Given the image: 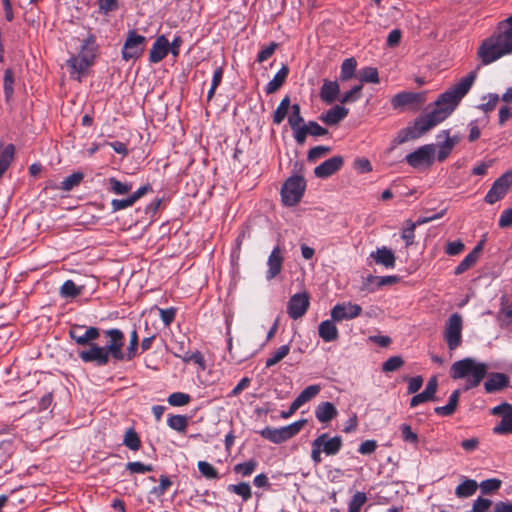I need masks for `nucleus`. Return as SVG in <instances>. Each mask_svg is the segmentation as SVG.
Wrapping results in <instances>:
<instances>
[{
    "mask_svg": "<svg viewBox=\"0 0 512 512\" xmlns=\"http://www.w3.org/2000/svg\"><path fill=\"white\" fill-rule=\"evenodd\" d=\"M170 43L165 35L156 38L149 52V61L151 63H159L169 53Z\"/></svg>",
    "mask_w": 512,
    "mask_h": 512,
    "instance_id": "obj_21",
    "label": "nucleus"
},
{
    "mask_svg": "<svg viewBox=\"0 0 512 512\" xmlns=\"http://www.w3.org/2000/svg\"><path fill=\"white\" fill-rule=\"evenodd\" d=\"M344 159L342 156H333L324 162H322L320 165L315 167L314 174L318 178H328L334 173H336L338 170L341 169L343 166Z\"/></svg>",
    "mask_w": 512,
    "mask_h": 512,
    "instance_id": "obj_18",
    "label": "nucleus"
},
{
    "mask_svg": "<svg viewBox=\"0 0 512 512\" xmlns=\"http://www.w3.org/2000/svg\"><path fill=\"white\" fill-rule=\"evenodd\" d=\"M67 66L70 68L71 74H78L80 75L82 72H84L90 65H92V62L88 61L87 59L82 58L81 56H72L67 60Z\"/></svg>",
    "mask_w": 512,
    "mask_h": 512,
    "instance_id": "obj_38",
    "label": "nucleus"
},
{
    "mask_svg": "<svg viewBox=\"0 0 512 512\" xmlns=\"http://www.w3.org/2000/svg\"><path fill=\"white\" fill-rule=\"evenodd\" d=\"M361 90H362V84L352 87L349 91L345 92L342 95L340 102L342 104H346V103H353V102L357 101L361 97Z\"/></svg>",
    "mask_w": 512,
    "mask_h": 512,
    "instance_id": "obj_56",
    "label": "nucleus"
},
{
    "mask_svg": "<svg viewBox=\"0 0 512 512\" xmlns=\"http://www.w3.org/2000/svg\"><path fill=\"white\" fill-rule=\"evenodd\" d=\"M167 424L171 429L183 432L188 425V420L187 417L183 415H171L167 420Z\"/></svg>",
    "mask_w": 512,
    "mask_h": 512,
    "instance_id": "obj_50",
    "label": "nucleus"
},
{
    "mask_svg": "<svg viewBox=\"0 0 512 512\" xmlns=\"http://www.w3.org/2000/svg\"><path fill=\"white\" fill-rule=\"evenodd\" d=\"M490 413L494 416H500V422L495 425L492 432L496 435L512 434V404L503 402L493 407Z\"/></svg>",
    "mask_w": 512,
    "mask_h": 512,
    "instance_id": "obj_13",
    "label": "nucleus"
},
{
    "mask_svg": "<svg viewBox=\"0 0 512 512\" xmlns=\"http://www.w3.org/2000/svg\"><path fill=\"white\" fill-rule=\"evenodd\" d=\"M290 107V98L289 96H285L276 110L273 113V123L280 124L286 117L288 109Z\"/></svg>",
    "mask_w": 512,
    "mask_h": 512,
    "instance_id": "obj_47",
    "label": "nucleus"
},
{
    "mask_svg": "<svg viewBox=\"0 0 512 512\" xmlns=\"http://www.w3.org/2000/svg\"><path fill=\"white\" fill-rule=\"evenodd\" d=\"M197 466H198V470L200 471V473L207 479L219 478V474H218L217 470L210 463H208L206 461H199Z\"/></svg>",
    "mask_w": 512,
    "mask_h": 512,
    "instance_id": "obj_59",
    "label": "nucleus"
},
{
    "mask_svg": "<svg viewBox=\"0 0 512 512\" xmlns=\"http://www.w3.org/2000/svg\"><path fill=\"white\" fill-rule=\"evenodd\" d=\"M478 489V483L473 479H464L462 483H460L455 488V495L458 498H468L476 493Z\"/></svg>",
    "mask_w": 512,
    "mask_h": 512,
    "instance_id": "obj_34",
    "label": "nucleus"
},
{
    "mask_svg": "<svg viewBox=\"0 0 512 512\" xmlns=\"http://www.w3.org/2000/svg\"><path fill=\"white\" fill-rule=\"evenodd\" d=\"M222 78H223V67L218 66L213 73L211 87L207 93L208 100H211L213 98L217 87L220 85V83L222 81Z\"/></svg>",
    "mask_w": 512,
    "mask_h": 512,
    "instance_id": "obj_57",
    "label": "nucleus"
},
{
    "mask_svg": "<svg viewBox=\"0 0 512 512\" xmlns=\"http://www.w3.org/2000/svg\"><path fill=\"white\" fill-rule=\"evenodd\" d=\"M83 291V286H77L74 281L66 280L61 288L60 295L62 298H75Z\"/></svg>",
    "mask_w": 512,
    "mask_h": 512,
    "instance_id": "obj_39",
    "label": "nucleus"
},
{
    "mask_svg": "<svg viewBox=\"0 0 512 512\" xmlns=\"http://www.w3.org/2000/svg\"><path fill=\"white\" fill-rule=\"evenodd\" d=\"M118 8V0H98V11L100 14L107 15Z\"/></svg>",
    "mask_w": 512,
    "mask_h": 512,
    "instance_id": "obj_63",
    "label": "nucleus"
},
{
    "mask_svg": "<svg viewBox=\"0 0 512 512\" xmlns=\"http://www.w3.org/2000/svg\"><path fill=\"white\" fill-rule=\"evenodd\" d=\"M306 422V419H301L280 428H272L267 426L260 430L259 434L272 443L280 444L298 434Z\"/></svg>",
    "mask_w": 512,
    "mask_h": 512,
    "instance_id": "obj_6",
    "label": "nucleus"
},
{
    "mask_svg": "<svg viewBox=\"0 0 512 512\" xmlns=\"http://www.w3.org/2000/svg\"><path fill=\"white\" fill-rule=\"evenodd\" d=\"M146 42L145 36L138 34L135 29L129 30L121 51L122 59L129 61L140 58L145 50Z\"/></svg>",
    "mask_w": 512,
    "mask_h": 512,
    "instance_id": "obj_9",
    "label": "nucleus"
},
{
    "mask_svg": "<svg viewBox=\"0 0 512 512\" xmlns=\"http://www.w3.org/2000/svg\"><path fill=\"white\" fill-rule=\"evenodd\" d=\"M227 490L231 493L239 495L243 501H248L252 496L251 487L247 482L230 484L228 485Z\"/></svg>",
    "mask_w": 512,
    "mask_h": 512,
    "instance_id": "obj_43",
    "label": "nucleus"
},
{
    "mask_svg": "<svg viewBox=\"0 0 512 512\" xmlns=\"http://www.w3.org/2000/svg\"><path fill=\"white\" fill-rule=\"evenodd\" d=\"M476 78L477 71H470L448 90L441 93L434 102L433 109L417 117L412 126L401 129L394 142L396 144H403L409 140L417 139L446 120L459 105L463 97L470 91Z\"/></svg>",
    "mask_w": 512,
    "mask_h": 512,
    "instance_id": "obj_1",
    "label": "nucleus"
},
{
    "mask_svg": "<svg viewBox=\"0 0 512 512\" xmlns=\"http://www.w3.org/2000/svg\"><path fill=\"white\" fill-rule=\"evenodd\" d=\"M512 54V15L500 21L496 30L479 44L476 52L482 66Z\"/></svg>",
    "mask_w": 512,
    "mask_h": 512,
    "instance_id": "obj_2",
    "label": "nucleus"
},
{
    "mask_svg": "<svg viewBox=\"0 0 512 512\" xmlns=\"http://www.w3.org/2000/svg\"><path fill=\"white\" fill-rule=\"evenodd\" d=\"M326 134H328V130L326 128L322 127L315 121H308V123L303 125L302 129L297 131V135L294 139L299 145H303L308 135L319 137L325 136Z\"/></svg>",
    "mask_w": 512,
    "mask_h": 512,
    "instance_id": "obj_20",
    "label": "nucleus"
},
{
    "mask_svg": "<svg viewBox=\"0 0 512 512\" xmlns=\"http://www.w3.org/2000/svg\"><path fill=\"white\" fill-rule=\"evenodd\" d=\"M499 99L500 97L496 93H489L487 95H484L482 97V103L478 105L477 108L485 113H490L494 111V109L496 108Z\"/></svg>",
    "mask_w": 512,
    "mask_h": 512,
    "instance_id": "obj_44",
    "label": "nucleus"
},
{
    "mask_svg": "<svg viewBox=\"0 0 512 512\" xmlns=\"http://www.w3.org/2000/svg\"><path fill=\"white\" fill-rule=\"evenodd\" d=\"M356 67L357 61L355 60V58L351 57L345 59L341 64L340 79L342 81H347L353 78Z\"/></svg>",
    "mask_w": 512,
    "mask_h": 512,
    "instance_id": "obj_42",
    "label": "nucleus"
},
{
    "mask_svg": "<svg viewBox=\"0 0 512 512\" xmlns=\"http://www.w3.org/2000/svg\"><path fill=\"white\" fill-rule=\"evenodd\" d=\"M370 257L378 265H382L387 269H393L396 265V257L393 251L386 246L377 248L371 252Z\"/></svg>",
    "mask_w": 512,
    "mask_h": 512,
    "instance_id": "obj_24",
    "label": "nucleus"
},
{
    "mask_svg": "<svg viewBox=\"0 0 512 512\" xmlns=\"http://www.w3.org/2000/svg\"><path fill=\"white\" fill-rule=\"evenodd\" d=\"M488 364L472 357L455 361L450 367V377L453 380H465L464 390H470L480 385L487 376Z\"/></svg>",
    "mask_w": 512,
    "mask_h": 512,
    "instance_id": "obj_4",
    "label": "nucleus"
},
{
    "mask_svg": "<svg viewBox=\"0 0 512 512\" xmlns=\"http://www.w3.org/2000/svg\"><path fill=\"white\" fill-rule=\"evenodd\" d=\"M366 501L367 496L364 492H356L348 503V512H360Z\"/></svg>",
    "mask_w": 512,
    "mask_h": 512,
    "instance_id": "obj_51",
    "label": "nucleus"
},
{
    "mask_svg": "<svg viewBox=\"0 0 512 512\" xmlns=\"http://www.w3.org/2000/svg\"><path fill=\"white\" fill-rule=\"evenodd\" d=\"M109 183V191L116 195H125L129 193L132 189V184L128 182H122L115 177H111L108 179Z\"/></svg>",
    "mask_w": 512,
    "mask_h": 512,
    "instance_id": "obj_40",
    "label": "nucleus"
},
{
    "mask_svg": "<svg viewBox=\"0 0 512 512\" xmlns=\"http://www.w3.org/2000/svg\"><path fill=\"white\" fill-rule=\"evenodd\" d=\"M289 74V68L283 64L280 70L274 75L271 81L265 86L266 94L275 93L285 83Z\"/></svg>",
    "mask_w": 512,
    "mask_h": 512,
    "instance_id": "obj_30",
    "label": "nucleus"
},
{
    "mask_svg": "<svg viewBox=\"0 0 512 512\" xmlns=\"http://www.w3.org/2000/svg\"><path fill=\"white\" fill-rule=\"evenodd\" d=\"M97 51V44H96V38L94 35L90 34L81 45V49L79 52V56H81L84 59H87L88 61L92 62L94 61L95 55Z\"/></svg>",
    "mask_w": 512,
    "mask_h": 512,
    "instance_id": "obj_33",
    "label": "nucleus"
},
{
    "mask_svg": "<svg viewBox=\"0 0 512 512\" xmlns=\"http://www.w3.org/2000/svg\"><path fill=\"white\" fill-rule=\"evenodd\" d=\"M361 82L378 84L380 82L378 70L375 67H365L359 72Z\"/></svg>",
    "mask_w": 512,
    "mask_h": 512,
    "instance_id": "obj_48",
    "label": "nucleus"
},
{
    "mask_svg": "<svg viewBox=\"0 0 512 512\" xmlns=\"http://www.w3.org/2000/svg\"><path fill=\"white\" fill-rule=\"evenodd\" d=\"M160 318L164 324L165 327H168L172 324V322L175 319L177 309L174 307H170L167 309L158 308Z\"/></svg>",
    "mask_w": 512,
    "mask_h": 512,
    "instance_id": "obj_62",
    "label": "nucleus"
},
{
    "mask_svg": "<svg viewBox=\"0 0 512 512\" xmlns=\"http://www.w3.org/2000/svg\"><path fill=\"white\" fill-rule=\"evenodd\" d=\"M441 137H444V141L438 142L435 145V159H437L439 162L445 161L452 153L455 145L459 142L458 136H450V130H442L438 134L437 138L440 139Z\"/></svg>",
    "mask_w": 512,
    "mask_h": 512,
    "instance_id": "obj_17",
    "label": "nucleus"
},
{
    "mask_svg": "<svg viewBox=\"0 0 512 512\" xmlns=\"http://www.w3.org/2000/svg\"><path fill=\"white\" fill-rule=\"evenodd\" d=\"M362 308L358 304L352 302H343L336 304L330 311L333 321L341 322L343 320H351L361 315Z\"/></svg>",
    "mask_w": 512,
    "mask_h": 512,
    "instance_id": "obj_15",
    "label": "nucleus"
},
{
    "mask_svg": "<svg viewBox=\"0 0 512 512\" xmlns=\"http://www.w3.org/2000/svg\"><path fill=\"white\" fill-rule=\"evenodd\" d=\"M257 462L254 459L249 461L238 463L234 466V472L241 474L243 477L250 476L256 469Z\"/></svg>",
    "mask_w": 512,
    "mask_h": 512,
    "instance_id": "obj_53",
    "label": "nucleus"
},
{
    "mask_svg": "<svg viewBox=\"0 0 512 512\" xmlns=\"http://www.w3.org/2000/svg\"><path fill=\"white\" fill-rule=\"evenodd\" d=\"M306 188V183L301 176H292L288 178L281 189V198L286 206L296 205L302 198Z\"/></svg>",
    "mask_w": 512,
    "mask_h": 512,
    "instance_id": "obj_8",
    "label": "nucleus"
},
{
    "mask_svg": "<svg viewBox=\"0 0 512 512\" xmlns=\"http://www.w3.org/2000/svg\"><path fill=\"white\" fill-rule=\"evenodd\" d=\"M400 431L402 439L405 442L416 444L418 442V436L415 432L412 431V428L409 424L403 423L400 425Z\"/></svg>",
    "mask_w": 512,
    "mask_h": 512,
    "instance_id": "obj_61",
    "label": "nucleus"
},
{
    "mask_svg": "<svg viewBox=\"0 0 512 512\" xmlns=\"http://www.w3.org/2000/svg\"><path fill=\"white\" fill-rule=\"evenodd\" d=\"M463 319L459 313H453L445 323L443 338L448 349L454 351L462 343Z\"/></svg>",
    "mask_w": 512,
    "mask_h": 512,
    "instance_id": "obj_7",
    "label": "nucleus"
},
{
    "mask_svg": "<svg viewBox=\"0 0 512 512\" xmlns=\"http://www.w3.org/2000/svg\"><path fill=\"white\" fill-rule=\"evenodd\" d=\"M499 323L509 324L512 321V303L508 295L500 297V309L496 314Z\"/></svg>",
    "mask_w": 512,
    "mask_h": 512,
    "instance_id": "obj_31",
    "label": "nucleus"
},
{
    "mask_svg": "<svg viewBox=\"0 0 512 512\" xmlns=\"http://www.w3.org/2000/svg\"><path fill=\"white\" fill-rule=\"evenodd\" d=\"M288 123L293 131V137L297 135V131L302 129L304 123V118L300 113L299 104H293L291 106V114L288 116Z\"/></svg>",
    "mask_w": 512,
    "mask_h": 512,
    "instance_id": "obj_36",
    "label": "nucleus"
},
{
    "mask_svg": "<svg viewBox=\"0 0 512 512\" xmlns=\"http://www.w3.org/2000/svg\"><path fill=\"white\" fill-rule=\"evenodd\" d=\"M338 415V410L332 402H320L315 407V417L320 423H329Z\"/></svg>",
    "mask_w": 512,
    "mask_h": 512,
    "instance_id": "obj_25",
    "label": "nucleus"
},
{
    "mask_svg": "<svg viewBox=\"0 0 512 512\" xmlns=\"http://www.w3.org/2000/svg\"><path fill=\"white\" fill-rule=\"evenodd\" d=\"M334 322L335 321L331 319L324 320L319 324L318 333L319 336L323 339V341L333 342L338 339L339 332Z\"/></svg>",
    "mask_w": 512,
    "mask_h": 512,
    "instance_id": "obj_29",
    "label": "nucleus"
},
{
    "mask_svg": "<svg viewBox=\"0 0 512 512\" xmlns=\"http://www.w3.org/2000/svg\"><path fill=\"white\" fill-rule=\"evenodd\" d=\"M283 260L280 247H274L267 260L266 279L268 281L274 279L281 272Z\"/></svg>",
    "mask_w": 512,
    "mask_h": 512,
    "instance_id": "obj_22",
    "label": "nucleus"
},
{
    "mask_svg": "<svg viewBox=\"0 0 512 512\" xmlns=\"http://www.w3.org/2000/svg\"><path fill=\"white\" fill-rule=\"evenodd\" d=\"M126 470H128L131 473L144 474L153 471V466L149 464H144L139 461L128 462L126 464Z\"/></svg>",
    "mask_w": 512,
    "mask_h": 512,
    "instance_id": "obj_60",
    "label": "nucleus"
},
{
    "mask_svg": "<svg viewBox=\"0 0 512 512\" xmlns=\"http://www.w3.org/2000/svg\"><path fill=\"white\" fill-rule=\"evenodd\" d=\"M342 445L343 441L340 436L330 437L327 433H323L311 443V459L315 464H319L322 461V453L327 456L336 455L341 450Z\"/></svg>",
    "mask_w": 512,
    "mask_h": 512,
    "instance_id": "obj_5",
    "label": "nucleus"
},
{
    "mask_svg": "<svg viewBox=\"0 0 512 512\" xmlns=\"http://www.w3.org/2000/svg\"><path fill=\"white\" fill-rule=\"evenodd\" d=\"M321 391L320 384H312L307 386L295 399V406H303L305 403L309 402L311 399L316 397Z\"/></svg>",
    "mask_w": 512,
    "mask_h": 512,
    "instance_id": "obj_35",
    "label": "nucleus"
},
{
    "mask_svg": "<svg viewBox=\"0 0 512 512\" xmlns=\"http://www.w3.org/2000/svg\"><path fill=\"white\" fill-rule=\"evenodd\" d=\"M435 144H425L405 156L406 163L413 168L430 167L435 160Z\"/></svg>",
    "mask_w": 512,
    "mask_h": 512,
    "instance_id": "obj_12",
    "label": "nucleus"
},
{
    "mask_svg": "<svg viewBox=\"0 0 512 512\" xmlns=\"http://www.w3.org/2000/svg\"><path fill=\"white\" fill-rule=\"evenodd\" d=\"M290 352L289 344L280 346L270 357L266 359L265 366L270 368L284 359Z\"/></svg>",
    "mask_w": 512,
    "mask_h": 512,
    "instance_id": "obj_45",
    "label": "nucleus"
},
{
    "mask_svg": "<svg viewBox=\"0 0 512 512\" xmlns=\"http://www.w3.org/2000/svg\"><path fill=\"white\" fill-rule=\"evenodd\" d=\"M509 377L504 373L493 372L487 377L484 382V389L486 393H495L508 387Z\"/></svg>",
    "mask_w": 512,
    "mask_h": 512,
    "instance_id": "obj_23",
    "label": "nucleus"
},
{
    "mask_svg": "<svg viewBox=\"0 0 512 512\" xmlns=\"http://www.w3.org/2000/svg\"><path fill=\"white\" fill-rule=\"evenodd\" d=\"M492 502L487 498L478 497L472 505L470 512H487Z\"/></svg>",
    "mask_w": 512,
    "mask_h": 512,
    "instance_id": "obj_64",
    "label": "nucleus"
},
{
    "mask_svg": "<svg viewBox=\"0 0 512 512\" xmlns=\"http://www.w3.org/2000/svg\"><path fill=\"white\" fill-rule=\"evenodd\" d=\"M123 444L132 451H137L141 447V441L133 428H129L124 435Z\"/></svg>",
    "mask_w": 512,
    "mask_h": 512,
    "instance_id": "obj_46",
    "label": "nucleus"
},
{
    "mask_svg": "<svg viewBox=\"0 0 512 512\" xmlns=\"http://www.w3.org/2000/svg\"><path fill=\"white\" fill-rule=\"evenodd\" d=\"M484 241H481L478 245L474 247V249L468 253L464 259L458 264L455 268L454 274L461 275L468 269H470L477 261L479 257V253L482 250Z\"/></svg>",
    "mask_w": 512,
    "mask_h": 512,
    "instance_id": "obj_27",
    "label": "nucleus"
},
{
    "mask_svg": "<svg viewBox=\"0 0 512 512\" xmlns=\"http://www.w3.org/2000/svg\"><path fill=\"white\" fill-rule=\"evenodd\" d=\"M512 189V169L497 178L484 197L487 204L493 205L503 199Z\"/></svg>",
    "mask_w": 512,
    "mask_h": 512,
    "instance_id": "obj_11",
    "label": "nucleus"
},
{
    "mask_svg": "<svg viewBox=\"0 0 512 512\" xmlns=\"http://www.w3.org/2000/svg\"><path fill=\"white\" fill-rule=\"evenodd\" d=\"M349 113L344 106L335 105L325 113H322L319 119L326 125H336L341 122Z\"/></svg>",
    "mask_w": 512,
    "mask_h": 512,
    "instance_id": "obj_26",
    "label": "nucleus"
},
{
    "mask_svg": "<svg viewBox=\"0 0 512 512\" xmlns=\"http://www.w3.org/2000/svg\"><path fill=\"white\" fill-rule=\"evenodd\" d=\"M83 178L84 174L82 172H74L60 183L59 189L65 192L71 191L82 182Z\"/></svg>",
    "mask_w": 512,
    "mask_h": 512,
    "instance_id": "obj_41",
    "label": "nucleus"
},
{
    "mask_svg": "<svg viewBox=\"0 0 512 512\" xmlns=\"http://www.w3.org/2000/svg\"><path fill=\"white\" fill-rule=\"evenodd\" d=\"M15 154V147L13 144H8L0 153V179L11 165Z\"/></svg>",
    "mask_w": 512,
    "mask_h": 512,
    "instance_id": "obj_37",
    "label": "nucleus"
},
{
    "mask_svg": "<svg viewBox=\"0 0 512 512\" xmlns=\"http://www.w3.org/2000/svg\"><path fill=\"white\" fill-rule=\"evenodd\" d=\"M172 485V481L166 475L159 477V485L151 489L150 493L157 498L162 497Z\"/></svg>",
    "mask_w": 512,
    "mask_h": 512,
    "instance_id": "obj_52",
    "label": "nucleus"
},
{
    "mask_svg": "<svg viewBox=\"0 0 512 512\" xmlns=\"http://www.w3.org/2000/svg\"><path fill=\"white\" fill-rule=\"evenodd\" d=\"M3 88L6 100L9 101L14 93V76L11 69H6L4 72Z\"/></svg>",
    "mask_w": 512,
    "mask_h": 512,
    "instance_id": "obj_54",
    "label": "nucleus"
},
{
    "mask_svg": "<svg viewBox=\"0 0 512 512\" xmlns=\"http://www.w3.org/2000/svg\"><path fill=\"white\" fill-rule=\"evenodd\" d=\"M340 92V86L336 81L324 80L320 90V97L327 104L333 103Z\"/></svg>",
    "mask_w": 512,
    "mask_h": 512,
    "instance_id": "obj_28",
    "label": "nucleus"
},
{
    "mask_svg": "<svg viewBox=\"0 0 512 512\" xmlns=\"http://www.w3.org/2000/svg\"><path fill=\"white\" fill-rule=\"evenodd\" d=\"M138 344V333L136 329H133L130 333V340L125 353L126 360H132L138 354Z\"/></svg>",
    "mask_w": 512,
    "mask_h": 512,
    "instance_id": "obj_49",
    "label": "nucleus"
},
{
    "mask_svg": "<svg viewBox=\"0 0 512 512\" xmlns=\"http://www.w3.org/2000/svg\"><path fill=\"white\" fill-rule=\"evenodd\" d=\"M190 395L183 392H174L169 395L168 403L171 406L179 407L187 405L190 402Z\"/></svg>",
    "mask_w": 512,
    "mask_h": 512,
    "instance_id": "obj_55",
    "label": "nucleus"
},
{
    "mask_svg": "<svg viewBox=\"0 0 512 512\" xmlns=\"http://www.w3.org/2000/svg\"><path fill=\"white\" fill-rule=\"evenodd\" d=\"M437 388H438L437 378L435 376L431 377L428 380L425 389L421 393H418L411 398L410 407L415 408L420 404L434 400L435 394L437 392Z\"/></svg>",
    "mask_w": 512,
    "mask_h": 512,
    "instance_id": "obj_19",
    "label": "nucleus"
},
{
    "mask_svg": "<svg viewBox=\"0 0 512 512\" xmlns=\"http://www.w3.org/2000/svg\"><path fill=\"white\" fill-rule=\"evenodd\" d=\"M404 361L401 356H392L382 364L383 372H393L401 368Z\"/></svg>",
    "mask_w": 512,
    "mask_h": 512,
    "instance_id": "obj_58",
    "label": "nucleus"
},
{
    "mask_svg": "<svg viewBox=\"0 0 512 512\" xmlns=\"http://www.w3.org/2000/svg\"><path fill=\"white\" fill-rule=\"evenodd\" d=\"M310 305L309 296L306 292L294 294L287 303V313L293 320L305 315Z\"/></svg>",
    "mask_w": 512,
    "mask_h": 512,
    "instance_id": "obj_16",
    "label": "nucleus"
},
{
    "mask_svg": "<svg viewBox=\"0 0 512 512\" xmlns=\"http://www.w3.org/2000/svg\"><path fill=\"white\" fill-rule=\"evenodd\" d=\"M459 397H460V390L459 389L454 390L449 396L448 403L444 406L435 407L434 412L440 416L452 415L456 411V408L458 406Z\"/></svg>",
    "mask_w": 512,
    "mask_h": 512,
    "instance_id": "obj_32",
    "label": "nucleus"
},
{
    "mask_svg": "<svg viewBox=\"0 0 512 512\" xmlns=\"http://www.w3.org/2000/svg\"><path fill=\"white\" fill-rule=\"evenodd\" d=\"M105 335L109 338L107 345L91 344L88 349L78 352L79 358L84 363H92L95 366L102 367L109 363L110 358L114 361L125 359V353L123 352L124 333L118 328H112L106 330Z\"/></svg>",
    "mask_w": 512,
    "mask_h": 512,
    "instance_id": "obj_3",
    "label": "nucleus"
},
{
    "mask_svg": "<svg viewBox=\"0 0 512 512\" xmlns=\"http://www.w3.org/2000/svg\"><path fill=\"white\" fill-rule=\"evenodd\" d=\"M425 102V93L402 91L395 94L391 99L394 110L403 112L407 109L417 111Z\"/></svg>",
    "mask_w": 512,
    "mask_h": 512,
    "instance_id": "obj_10",
    "label": "nucleus"
},
{
    "mask_svg": "<svg viewBox=\"0 0 512 512\" xmlns=\"http://www.w3.org/2000/svg\"><path fill=\"white\" fill-rule=\"evenodd\" d=\"M69 336L79 346L95 344L94 341L100 336V329L94 326L75 324L69 330Z\"/></svg>",
    "mask_w": 512,
    "mask_h": 512,
    "instance_id": "obj_14",
    "label": "nucleus"
}]
</instances>
